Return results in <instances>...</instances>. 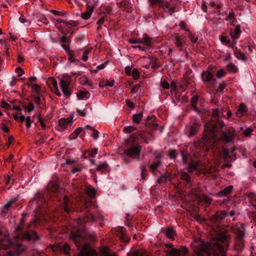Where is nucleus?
Here are the masks:
<instances>
[{
  "instance_id": "f257e3e1",
  "label": "nucleus",
  "mask_w": 256,
  "mask_h": 256,
  "mask_svg": "<svg viewBox=\"0 0 256 256\" xmlns=\"http://www.w3.org/2000/svg\"><path fill=\"white\" fill-rule=\"evenodd\" d=\"M214 240L216 242L212 245V247L223 255L230 244V236L228 232L224 231L218 234L214 238Z\"/></svg>"
},
{
  "instance_id": "f03ea898",
  "label": "nucleus",
  "mask_w": 256,
  "mask_h": 256,
  "mask_svg": "<svg viewBox=\"0 0 256 256\" xmlns=\"http://www.w3.org/2000/svg\"><path fill=\"white\" fill-rule=\"evenodd\" d=\"M71 82V78L69 75H64V78L60 80V86L63 94L66 97L71 95L70 91L68 89Z\"/></svg>"
},
{
  "instance_id": "7ed1b4c3",
  "label": "nucleus",
  "mask_w": 256,
  "mask_h": 256,
  "mask_svg": "<svg viewBox=\"0 0 256 256\" xmlns=\"http://www.w3.org/2000/svg\"><path fill=\"white\" fill-rule=\"evenodd\" d=\"M142 147L140 146H132L124 150V154L130 158H135L140 156Z\"/></svg>"
},
{
  "instance_id": "20e7f679",
  "label": "nucleus",
  "mask_w": 256,
  "mask_h": 256,
  "mask_svg": "<svg viewBox=\"0 0 256 256\" xmlns=\"http://www.w3.org/2000/svg\"><path fill=\"white\" fill-rule=\"evenodd\" d=\"M22 240L36 242L40 240V238L35 231H31L30 232H26L18 236Z\"/></svg>"
},
{
  "instance_id": "39448f33",
  "label": "nucleus",
  "mask_w": 256,
  "mask_h": 256,
  "mask_svg": "<svg viewBox=\"0 0 256 256\" xmlns=\"http://www.w3.org/2000/svg\"><path fill=\"white\" fill-rule=\"evenodd\" d=\"M194 252L198 256L210 255V246L206 244H202L194 248Z\"/></svg>"
},
{
  "instance_id": "423d86ee",
  "label": "nucleus",
  "mask_w": 256,
  "mask_h": 256,
  "mask_svg": "<svg viewBox=\"0 0 256 256\" xmlns=\"http://www.w3.org/2000/svg\"><path fill=\"white\" fill-rule=\"evenodd\" d=\"M96 254V250H92L89 244H85L80 252L78 256H94Z\"/></svg>"
},
{
  "instance_id": "0eeeda50",
  "label": "nucleus",
  "mask_w": 256,
  "mask_h": 256,
  "mask_svg": "<svg viewBox=\"0 0 256 256\" xmlns=\"http://www.w3.org/2000/svg\"><path fill=\"white\" fill-rule=\"evenodd\" d=\"M226 217V212H218L215 214H212L210 220L211 222L214 224L219 223Z\"/></svg>"
},
{
  "instance_id": "6e6552de",
  "label": "nucleus",
  "mask_w": 256,
  "mask_h": 256,
  "mask_svg": "<svg viewBox=\"0 0 256 256\" xmlns=\"http://www.w3.org/2000/svg\"><path fill=\"white\" fill-rule=\"evenodd\" d=\"M73 119V116H70V117L62 118L59 120V126L62 129L66 128L71 123Z\"/></svg>"
},
{
  "instance_id": "1a4fd4ad",
  "label": "nucleus",
  "mask_w": 256,
  "mask_h": 256,
  "mask_svg": "<svg viewBox=\"0 0 256 256\" xmlns=\"http://www.w3.org/2000/svg\"><path fill=\"white\" fill-rule=\"evenodd\" d=\"M244 228L242 227L240 228H238L236 232V244H240L242 243V241L244 236Z\"/></svg>"
},
{
  "instance_id": "9d476101",
  "label": "nucleus",
  "mask_w": 256,
  "mask_h": 256,
  "mask_svg": "<svg viewBox=\"0 0 256 256\" xmlns=\"http://www.w3.org/2000/svg\"><path fill=\"white\" fill-rule=\"evenodd\" d=\"M200 124L198 122H194L190 126L188 136H194L198 132Z\"/></svg>"
},
{
  "instance_id": "9b49d317",
  "label": "nucleus",
  "mask_w": 256,
  "mask_h": 256,
  "mask_svg": "<svg viewBox=\"0 0 256 256\" xmlns=\"http://www.w3.org/2000/svg\"><path fill=\"white\" fill-rule=\"evenodd\" d=\"M12 244H13L12 243L11 240H9L8 238H6L3 240H0V250L8 249L12 246Z\"/></svg>"
},
{
  "instance_id": "f8f14e48",
  "label": "nucleus",
  "mask_w": 256,
  "mask_h": 256,
  "mask_svg": "<svg viewBox=\"0 0 256 256\" xmlns=\"http://www.w3.org/2000/svg\"><path fill=\"white\" fill-rule=\"evenodd\" d=\"M174 38L176 39L175 44L176 47L179 48L180 51H182V47L185 44V42L183 38L177 34H174Z\"/></svg>"
},
{
  "instance_id": "ddd939ff",
  "label": "nucleus",
  "mask_w": 256,
  "mask_h": 256,
  "mask_svg": "<svg viewBox=\"0 0 256 256\" xmlns=\"http://www.w3.org/2000/svg\"><path fill=\"white\" fill-rule=\"evenodd\" d=\"M139 44H143L146 46H149L152 44V38L149 37L147 34L143 35L142 37L138 38Z\"/></svg>"
},
{
  "instance_id": "4468645a",
  "label": "nucleus",
  "mask_w": 256,
  "mask_h": 256,
  "mask_svg": "<svg viewBox=\"0 0 256 256\" xmlns=\"http://www.w3.org/2000/svg\"><path fill=\"white\" fill-rule=\"evenodd\" d=\"M233 189L232 186H229L224 189L220 190L217 194V195L219 196H226L227 195L231 194Z\"/></svg>"
},
{
  "instance_id": "2eb2a0df",
  "label": "nucleus",
  "mask_w": 256,
  "mask_h": 256,
  "mask_svg": "<svg viewBox=\"0 0 256 256\" xmlns=\"http://www.w3.org/2000/svg\"><path fill=\"white\" fill-rule=\"evenodd\" d=\"M87 7L88 8V9L86 11L82 13L81 14L82 18L84 20H88L90 18L94 8V6H90L88 5H87Z\"/></svg>"
},
{
  "instance_id": "dca6fc26",
  "label": "nucleus",
  "mask_w": 256,
  "mask_h": 256,
  "mask_svg": "<svg viewBox=\"0 0 256 256\" xmlns=\"http://www.w3.org/2000/svg\"><path fill=\"white\" fill-rule=\"evenodd\" d=\"M241 32H242L240 30V26L239 24H238L236 26L235 28L234 32H230V34L231 38L233 40H236L239 38Z\"/></svg>"
},
{
  "instance_id": "f3484780",
  "label": "nucleus",
  "mask_w": 256,
  "mask_h": 256,
  "mask_svg": "<svg viewBox=\"0 0 256 256\" xmlns=\"http://www.w3.org/2000/svg\"><path fill=\"white\" fill-rule=\"evenodd\" d=\"M247 112L246 106L244 104L241 103L238 109L236 114L238 117H242L244 116V114Z\"/></svg>"
},
{
  "instance_id": "a211bd4d",
  "label": "nucleus",
  "mask_w": 256,
  "mask_h": 256,
  "mask_svg": "<svg viewBox=\"0 0 256 256\" xmlns=\"http://www.w3.org/2000/svg\"><path fill=\"white\" fill-rule=\"evenodd\" d=\"M221 140L226 142L228 143L230 142L234 138V136H229L227 132H221Z\"/></svg>"
},
{
  "instance_id": "6ab92c4d",
  "label": "nucleus",
  "mask_w": 256,
  "mask_h": 256,
  "mask_svg": "<svg viewBox=\"0 0 256 256\" xmlns=\"http://www.w3.org/2000/svg\"><path fill=\"white\" fill-rule=\"evenodd\" d=\"M206 129L205 131L208 130L210 134L212 135L215 134L217 130V126L216 124H208L206 125Z\"/></svg>"
},
{
  "instance_id": "aec40b11",
  "label": "nucleus",
  "mask_w": 256,
  "mask_h": 256,
  "mask_svg": "<svg viewBox=\"0 0 256 256\" xmlns=\"http://www.w3.org/2000/svg\"><path fill=\"white\" fill-rule=\"evenodd\" d=\"M72 26V24L70 23L65 22L64 24L60 26L58 28V30L62 32L63 34L65 35L66 34L64 28H70Z\"/></svg>"
},
{
  "instance_id": "412c9836",
  "label": "nucleus",
  "mask_w": 256,
  "mask_h": 256,
  "mask_svg": "<svg viewBox=\"0 0 256 256\" xmlns=\"http://www.w3.org/2000/svg\"><path fill=\"white\" fill-rule=\"evenodd\" d=\"M78 220L82 224H85L91 222H94L95 218L93 215H88L84 218H78Z\"/></svg>"
},
{
  "instance_id": "4be33fe9",
  "label": "nucleus",
  "mask_w": 256,
  "mask_h": 256,
  "mask_svg": "<svg viewBox=\"0 0 256 256\" xmlns=\"http://www.w3.org/2000/svg\"><path fill=\"white\" fill-rule=\"evenodd\" d=\"M234 55L239 60H241L242 61H246L247 60L246 56L240 50L237 49V48H235Z\"/></svg>"
},
{
  "instance_id": "5701e85b",
  "label": "nucleus",
  "mask_w": 256,
  "mask_h": 256,
  "mask_svg": "<svg viewBox=\"0 0 256 256\" xmlns=\"http://www.w3.org/2000/svg\"><path fill=\"white\" fill-rule=\"evenodd\" d=\"M200 164L198 161L194 162L192 161L190 162L188 166V170L190 172H192L194 170H196Z\"/></svg>"
},
{
  "instance_id": "b1692460",
  "label": "nucleus",
  "mask_w": 256,
  "mask_h": 256,
  "mask_svg": "<svg viewBox=\"0 0 256 256\" xmlns=\"http://www.w3.org/2000/svg\"><path fill=\"white\" fill-rule=\"evenodd\" d=\"M60 41L62 42V48L65 50H67L70 48V45H66V42H70V40L69 38V37L66 36H63L60 39Z\"/></svg>"
},
{
  "instance_id": "393cba45",
  "label": "nucleus",
  "mask_w": 256,
  "mask_h": 256,
  "mask_svg": "<svg viewBox=\"0 0 256 256\" xmlns=\"http://www.w3.org/2000/svg\"><path fill=\"white\" fill-rule=\"evenodd\" d=\"M170 4L168 2H163V4L162 6V7L163 8L164 10L168 9V13L170 14H173L174 12L175 7L174 6L170 7Z\"/></svg>"
},
{
  "instance_id": "a878e982",
  "label": "nucleus",
  "mask_w": 256,
  "mask_h": 256,
  "mask_svg": "<svg viewBox=\"0 0 256 256\" xmlns=\"http://www.w3.org/2000/svg\"><path fill=\"white\" fill-rule=\"evenodd\" d=\"M162 162L160 160H158L156 162H154L152 164L150 167V171L154 174H155V172L160 164H161Z\"/></svg>"
},
{
  "instance_id": "bb28decb",
  "label": "nucleus",
  "mask_w": 256,
  "mask_h": 256,
  "mask_svg": "<svg viewBox=\"0 0 256 256\" xmlns=\"http://www.w3.org/2000/svg\"><path fill=\"white\" fill-rule=\"evenodd\" d=\"M213 74L208 72H204L202 74V79L204 82H208L212 80Z\"/></svg>"
},
{
  "instance_id": "cd10ccee",
  "label": "nucleus",
  "mask_w": 256,
  "mask_h": 256,
  "mask_svg": "<svg viewBox=\"0 0 256 256\" xmlns=\"http://www.w3.org/2000/svg\"><path fill=\"white\" fill-rule=\"evenodd\" d=\"M176 232L172 228H168L165 232V236L169 238L174 239Z\"/></svg>"
},
{
  "instance_id": "c85d7f7f",
  "label": "nucleus",
  "mask_w": 256,
  "mask_h": 256,
  "mask_svg": "<svg viewBox=\"0 0 256 256\" xmlns=\"http://www.w3.org/2000/svg\"><path fill=\"white\" fill-rule=\"evenodd\" d=\"M198 198L202 202H204L208 204H211L212 201V199L206 194L200 195Z\"/></svg>"
},
{
  "instance_id": "c756f323",
  "label": "nucleus",
  "mask_w": 256,
  "mask_h": 256,
  "mask_svg": "<svg viewBox=\"0 0 256 256\" xmlns=\"http://www.w3.org/2000/svg\"><path fill=\"white\" fill-rule=\"evenodd\" d=\"M17 200V198H14L13 200H12L8 202L3 208V211L4 212H7L8 210L12 207V205L13 204L16 202Z\"/></svg>"
},
{
  "instance_id": "7c9ffc66",
  "label": "nucleus",
  "mask_w": 256,
  "mask_h": 256,
  "mask_svg": "<svg viewBox=\"0 0 256 256\" xmlns=\"http://www.w3.org/2000/svg\"><path fill=\"white\" fill-rule=\"evenodd\" d=\"M84 130L83 128H77L70 136V140H74L77 138L79 134Z\"/></svg>"
},
{
  "instance_id": "2f4dec72",
  "label": "nucleus",
  "mask_w": 256,
  "mask_h": 256,
  "mask_svg": "<svg viewBox=\"0 0 256 256\" xmlns=\"http://www.w3.org/2000/svg\"><path fill=\"white\" fill-rule=\"evenodd\" d=\"M170 180L169 176L167 175V173L165 172L164 174H162L158 180V184L166 183L167 180Z\"/></svg>"
},
{
  "instance_id": "473e14b6",
  "label": "nucleus",
  "mask_w": 256,
  "mask_h": 256,
  "mask_svg": "<svg viewBox=\"0 0 256 256\" xmlns=\"http://www.w3.org/2000/svg\"><path fill=\"white\" fill-rule=\"evenodd\" d=\"M168 254L170 256H181L180 249L172 248L168 252Z\"/></svg>"
},
{
  "instance_id": "72a5a7b5",
  "label": "nucleus",
  "mask_w": 256,
  "mask_h": 256,
  "mask_svg": "<svg viewBox=\"0 0 256 256\" xmlns=\"http://www.w3.org/2000/svg\"><path fill=\"white\" fill-rule=\"evenodd\" d=\"M142 112H140V113L134 114L132 116V120L136 124H140L142 120Z\"/></svg>"
},
{
  "instance_id": "f704fd0d",
  "label": "nucleus",
  "mask_w": 256,
  "mask_h": 256,
  "mask_svg": "<svg viewBox=\"0 0 256 256\" xmlns=\"http://www.w3.org/2000/svg\"><path fill=\"white\" fill-rule=\"evenodd\" d=\"M48 188L51 192H56L58 190L59 187L56 184H50L48 186Z\"/></svg>"
},
{
  "instance_id": "c9c22d12",
  "label": "nucleus",
  "mask_w": 256,
  "mask_h": 256,
  "mask_svg": "<svg viewBox=\"0 0 256 256\" xmlns=\"http://www.w3.org/2000/svg\"><path fill=\"white\" fill-rule=\"evenodd\" d=\"M180 179L183 180H185L186 182V184H188L190 181L189 174L185 172H181Z\"/></svg>"
},
{
  "instance_id": "e433bc0d",
  "label": "nucleus",
  "mask_w": 256,
  "mask_h": 256,
  "mask_svg": "<svg viewBox=\"0 0 256 256\" xmlns=\"http://www.w3.org/2000/svg\"><path fill=\"white\" fill-rule=\"evenodd\" d=\"M86 192L87 194L91 198H94L96 195V190L94 188H88Z\"/></svg>"
},
{
  "instance_id": "4c0bfd02",
  "label": "nucleus",
  "mask_w": 256,
  "mask_h": 256,
  "mask_svg": "<svg viewBox=\"0 0 256 256\" xmlns=\"http://www.w3.org/2000/svg\"><path fill=\"white\" fill-rule=\"evenodd\" d=\"M198 96H194L192 97L190 100L191 105L192 107H193L196 110H197L196 104L198 102Z\"/></svg>"
},
{
  "instance_id": "58836bf2",
  "label": "nucleus",
  "mask_w": 256,
  "mask_h": 256,
  "mask_svg": "<svg viewBox=\"0 0 256 256\" xmlns=\"http://www.w3.org/2000/svg\"><path fill=\"white\" fill-rule=\"evenodd\" d=\"M66 50L67 51V52L70 56V57L68 58L70 62H74L75 61V60H74L75 54H74V52L72 50H71L70 49V48L68 49H67V50Z\"/></svg>"
},
{
  "instance_id": "ea45409f",
  "label": "nucleus",
  "mask_w": 256,
  "mask_h": 256,
  "mask_svg": "<svg viewBox=\"0 0 256 256\" xmlns=\"http://www.w3.org/2000/svg\"><path fill=\"white\" fill-rule=\"evenodd\" d=\"M136 130V128L134 126H128L124 128V132L126 134H130Z\"/></svg>"
},
{
  "instance_id": "a19ab883",
  "label": "nucleus",
  "mask_w": 256,
  "mask_h": 256,
  "mask_svg": "<svg viewBox=\"0 0 256 256\" xmlns=\"http://www.w3.org/2000/svg\"><path fill=\"white\" fill-rule=\"evenodd\" d=\"M227 68L230 72H236L238 70L236 66L232 63H230L227 66Z\"/></svg>"
},
{
  "instance_id": "79ce46f5",
  "label": "nucleus",
  "mask_w": 256,
  "mask_h": 256,
  "mask_svg": "<svg viewBox=\"0 0 256 256\" xmlns=\"http://www.w3.org/2000/svg\"><path fill=\"white\" fill-rule=\"evenodd\" d=\"M38 122H40V126L43 130H45L46 127V124L44 122V120L42 118L40 114H39L38 116Z\"/></svg>"
},
{
  "instance_id": "37998d69",
  "label": "nucleus",
  "mask_w": 256,
  "mask_h": 256,
  "mask_svg": "<svg viewBox=\"0 0 256 256\" xmlns=\"http://www.w3.org/2000/svg\"><path fill=\"white\" fill-rule=\"evenodd\" d=\"M88 92L86 91H80L78 92L76 96L78 99H82L86 96Z\"/></svg>"
},
{
  "instance_id": "c03bdc74",
  "label": "nucleus",
  "mask_w": 256,
  "mask_h": 256,
  "mask_svg": "<svg viewBox=\"0 0 256 256\" xmlns=\"http://www.w3.org/2000/svg\"><path fill=\"white\" fill-rule=\"evenodd\" d=\"M104 12L107 14H111L112 13V8L110 6H104L102 8Z\"/></svg>"
},
{
  "instance_id": "a18cd8bd",
  "label": "nucleus",
  "mask_w": 256,
  "mask_h": 256,
  "mask_svg": "<svg viewBox=\"0 0 256 256\" xmlns=\"http://www.w3.org/2000/svg\"><path fill=\"white\" fill-rule=\"evenodd\" d=\"M108 166V164L106 162H104L103 164H101L98 165L96 168V170L98 171H102L104 170H105Z\"/></svg>"
},
{
  "instance_id": "49530a36",
  "label": "nucleus",
  "mask_w": 256,
  "mask_h": 256,
  "mask_svg": "<svg viewBox=\"0 0 256 256\" xmlns=\"http://www.w3.org/2000/svg\"><path fill=\"white\" fill-rule=\"evenodd\" d=\"M68 198L65 196H64V210L66 212H72L70 209L68 207Z\"/></svg>"
},
{
  "instance_id": "de8ad7c7",
  "label": "nucleus",
  "mask_w": 256,
  "mask_h": 256,
  "mask_svg": "<svg viewBox=\"0 0 256 256\" xmlns=\"http://www.w3.org/2000/svg\"><path fill=\"white\" fill-rule=\"evenodd\" d=\"M168 155L170 158L174 159L177 156V154H176V150H174V149L170 150L168 152Z\"/></svg>"
},
{
  "instance_id": "09e8293b",
  "label": "nucleus",
  "mask_w": 256,
  "mask_h": 256,
  "mask_svg": "<svg viewBox=\"0 0 256 256\" xmlns=\"http://www.w3.org/2000/svg\"><path fill=\"white\" fill-rule=\"evenodd\" d=\"M132 76L134 80H138L140 77V72L136 68H134L132 73Z\"/></svg>"
},
{
  "instance_id": "8fccbe9b",
  "label": "nucleus",
  "mask_w": 256,
  "mask_h": 256,
  "mask_svg": "<svg viewBox=\"0 0 256 256\" xmlns=\"http://www.w3.org/2000/svg\"><path fill=\"white\" fill-rule=\"evenodd\" d=\"M141 169H142V174H141L142 178V180H146V178L148 176V171L146 170L145 166H142Z\"/></svg>"
},
{
  "instance_id": "3c124183",
  "label": "nucleus",
  "mask_w": 256,
  "mask_h": 256,
  "mask_svg": "<svg viewBox=\"0 0 256 256\" xmlns=\"http://www.w3.org/2000/svg\"><path fill=\"white\" fill-rule=\"evenodd\" d=\"M80 238V234L76 232H72L70 236V238L74 242H76Z\"/></svg>"
},
{
  "instance_id": "603ef678",
  "label": "nucleus",
  "mask_w": 256,
  "mask_h": 256,
  "mask_svg": "<svg viewBox=\"0 0 256 256\" xmlns=\"http://www.w3.org/2000/svg\"><path fill=\"white\" fill-rule=\"evenodd\" d=\"M120 238L121 240L122 241L126 243H128L130 240V238L128 237L127 236H126L123 232H122L120 235Z\"/></svg>"
},
{
  "instance_id": "864d4df0",
  "label": "nucleus",
  "mask_w": 256,
  "mask_h": 256,
  "mask_svg": "<svg viewBox=\"0 0 256 256\" xmlns=\"http://www.w3.org/2000/svg\"><path fill=\"white\" fill-rule=\"evenodd\" d=\"M0 106L2 108H4L7 110H10L11 107L10 105L4 100H2Z\"/></svg>"
},
{
  "instance_id": "5fc2aeb1",
  "label": "nucleus",
  "mask_w": 256,
  "mask_h": 256,
  "mask_svg": "<svg viewBox=\"0 0 256 256\" xmlns=\"http://www.w3.org/2000/svg\"><path fill=\"white\" fill-rule=\"evenodd\" d=\"M5 184L7 185L12 184L14 182V180L12 179L10 176L8 175L6 176L4 178Z\"/></svg>"
},
{
  "instance_id": "6e6d98bb",
  "label": "nucleus",
  "mask_w": 256,
  "mask_h": 256,
  "mask_svg": "<svg viewBox=\"0 0 256 256\" xmlns=\"http://www.w3.org/2000/svg\"><path fill=\"white\" fill-rule=\"evenodd\" d=\"M70 246L66 244H65L62 246V250L66 254L69 256L70 254L68 252L70 250Z\"/></svg>"
},
{
  "instance_id": "4d7b16f0",
  "label": "nucleus",
  "mask_w": 256,
  "mask_h": 256,
  "mask_svg": "<svg viewBox=\"0 0 256 256\" xmlns=\"http://www.w3.org/2000/svg\"><path fill=\"white\" fill-rule=\"evenodd\" d=\"M130 256H144V252L142 250H138L133 252Z\"/></svg>"
},
{
  "instance_id": "13d9d810",
  "label": "nucleus",
  "mask_w": 256,
  "mask_h": 256,
  "mask_svg": "<svg viewBox=\"0 0 256 256\" xmlns=\"http://www.w3.org/2000/svg\"><path fill=\"white\" fill-rule=\"evenodd\" d=\"M209 5L211 6L214 7L216 6V8L218 10L222 8V4L220 2L218 3L217 4H216L215 2L214 1H212L210 2Z\"/></svg>"
},
{
  "instance_id": "bf43d9fd",
  "label": "nucleus",
  "mask_w": 256,
  "mask_h": 256,
  "mask_svg": "<svg viewBox=\"0 0 256 256\" xmlns=\"http://www.w3.org/2000/svg\"><path fill=\"white\" fill-rule=\"evenodd\" d=\"M25 120L26 123V128H28L31 126L32 120H30V116H26Z\"/></svg>"
},
{
  "instance_id": "052dcab7",
  "label": "nucleus",
  "mask_w": 256,
  "mask_h": 256,
  "mask_svg": "<svg viewBox=\"0 0 256 256\" xmlns=\"http://www.w3.org/2000/svg\"><path fill=\"white\" fill-rule=\"evenodd\" d=\"M150 2V5L152 6L157 4H162L163 3V0H149Z\"/></svg>"
},
{
  "instance_id": "680f3d73",
  "label": "nucleus",
  "mask_w": 256,
  "mask_h": 256,
  "mask_svg": "<svg viewBox=\"0 0 256 256\" xmlns=\"http://www.w3.org/2000/svg\"><path fill=\"white\" fill-rule=\"evenodd\" d=\"M179 25L182 30H184L186 32H190V31L188 29H186V24L185 22L182 21L180 23Z\"/></svg>"
},
{
  "instance_id": "e2e57ef3",
  "label": "nucleus",
  "mask_w": 256,
  "mask_h": 256,
  "mask_svg": "<svg viewBox=\"0 0 256 256\" xmlns=\"http://www.w3.org/2000/svg\"><path fill=\"white\" fill-rule=\"evenodd\" d=\"M225 75V72H224V71L222 69H220V70H218L217 72H216V76L218 77V78H222V77L223 76H224Z\"/></svg>"
},
{
  "instance_id": "0e129e2a",
  "label": "nucleus",
  "mask_w": 256,
  "mask_h": 256,
  "mask_svg": "<svg viewBox=\"0 0 256 256\" xmlns=\"http://www.w3.org/2000/svg\"><path fill=\"white\" fill-rule=\"evenodd\" d=\"M188 38L193 43H196L198 40V38H194V36L190 32H189Z\"/></svg>"
},
{
  "instance_id": "69168bd1",
  "label": "nucleus",
  "mask_w": 256,
  "mask_h": 256,
  "mask_svg": "<svg viewBox=\"0 0 256 256\" xmlns=\"http://www.w3.org/2000/svg\"><path fill=\"white\" fill-rule=\"evenodd\" d=\"M234 18V13L232 10L229 12L228 15L226 18V20H230L231 19Z\"/></svg>"
},
{
  "instance_id": "338daca9",
  "label": "nucleus",
  "mask_w": 256,
  "mask_h": 256,
  "mask_svg": "<svg viewBox=\"0 0 256 256\" xmlns=\"http://www.w3.org/2000/svg\"><path fill=\"white\" fill-rule=\"evenodd\" d=\"M126 102L129 108H134V102L130 100H126Z\"/></svg>"
},
{
  "instance_id": "774afa93",
  "label": "nucleus",
  "mask_w": 256,
  "mask_h": 256,
  "mask_svg": "<svg viewBox=\"0 0 256 256\" xmlns=\"http://www.w3.org/2000/svg\"><path fill=\"white\" fill-rule=\"evenodd\" d=\"M140 88V86L139 84H136L132 86V88H131V92L132 93H136L138 89Z\"/></svg>"
}]
</instances>
